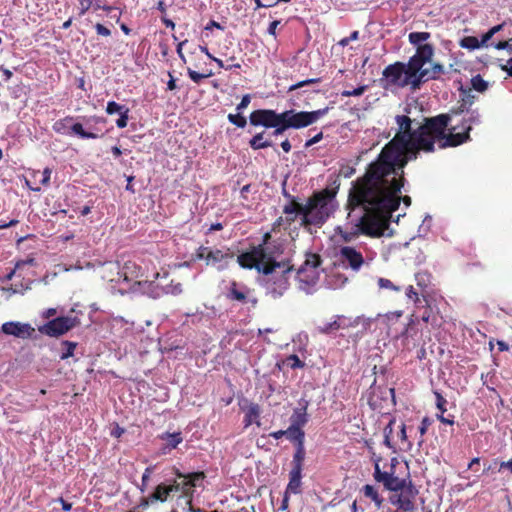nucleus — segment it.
I'll return each mask as SVG.
<instances>
[{"label": "nucleus", "instance_id": "nucleus-1", "mask_svg": "<svg viewBox=\"0 0 512 512\" xmlns=\"http://www.w3.org/2000/svg\"><path fill=\"white\" fill-rule=\"evenodd\" d=\"M408 162H370L362 177L357 178L349 190L347 209L354 211L361 207L363 214L356 221H349L337 227V235L350 243L360 235L371 238L391 236L388 232L392 213L399 208L402 200L411 204V198L398 194L404 186L403 168Z\"/></svg>", "mask_w": 512, "mask_h": 512}, {"label": "nucleus", "instance_id": "nucleus-2", "mask_svg": "<svg viewBox=\"0 0 512 512\" xmlns=\"http://www.w3.org/2000/svg\"><path fill=\"white\" fill-rule=\"evenodd\" d=\"M399 131L382 149L375 160H413L420 151L432 152L433 141L424 128L413 130L411 119L406 115H397Z\"/></svg>", "mask_w": 512, "mask_h": 512}, {"label": "nucleus", "instance_id": "nucleus-3", "mask_svg": "<svg viewBox=\"0 0 512 512\" xmlns=\"http://www.w3.org/2000/svg\"><path fill=\"white\" fill-rule=\"evenodd\" d=\"M338 187H326L320 191L314 192L308 198L305 205L299 203L296 198L284 192V195L290 199V202L283 207L285 216V224L290 226L297 218L302 215L301 224L303 226H321L334 212V199L337 194Z\"/></svg>", "mask_w": 512, "mask_h": 512}, {"label": "nucleus", "instance_id": "nucleus-4", "mask_svg": "<svg viewBox=\"0 0 512 512\" xmlns=\"http://www.w3.org/2000/svg\"><path fill=\"white\" fill-rule=\"evenodd\" d=\"M283 253V246L278 241L262 246H252L248 251L237 256L238 264L244 269H255L265 276L273 274L277 268H284L285 262L277 261Z\"/></svg>", "mask_w": 512, "mask_h": 512}, {"label": "nucleus", "instance_id": "nucleus-5", "mask_svg": "<svg viewBox=\"0 0 512 512\" xmlns=\"http://www.w3.org/2000/svg\"><path fill=\"white\" fill-rule=\"evenodd\" d=\"M451 117L449 114H440L426 120L424 128L429 137L433 141V150L435 145L438 148L443 149L446 147H455L468 140L466 133L458 132V126H454L449 129V133L446 134V130L450 123Z\"/></svg>", "mask_w": 512, "mask_h": 512}, {"label": "nucleus", "instance_id": "nucleus-6", "mask_svg": "<svg viewBox=\"0 0 512 512\" xmlns=\"http://www.w3.org/2000/svg\"><path fill=\"white\" fill-rule=\"evenodd\" d=\"M419 69L416 60H409L408 63L395 62L384 69L382 73L383 80H385L388 85L401 88L410 86L413 90V82Z\"/></svg>", "mask_w": 512, "mask_h": 512}, {"label": "nucleus", "instance_id": "nucleus-7", "mask_svg": "<svg viewBox=\"0 0 512 512\" xmlns=\"http://www.w3.org/2000/svg\"><path fill=\"white\" fill-rule=\"evenodd\" d=\"M364 254L353 246H342L339 249L338 257L345 268L358 272L364 264L369 265L375 258L376 252L364 248Z\"/></svg>", "mask_w": 512, "mask_h": 512}, {"label": "nucleus", "instance_id": "nucleus-8", "mask_svg": "<svg viewBox=\"0 0 512 512\" xmlns=\"http://www.w3.org/2000/svg\"><path fill=\"white\" fill-rule=\"evenodd\" d=\"M329 108L318 109L315 111H295L293 109L282 112V121L290 129H301L315 123L318 119L327 114Z\"/></svg>", "mask_w": 512, "mask_h": 512}, {"label": "nucleus", "instance_id": "nucleus-9", "mask_svg": "<svg viewBox=\"0 0 512 512\" xmlns=\"http://www.w3.org/2000/svg\"><path fill=\"white\" fill-rule=\"evenodd\" d=\"M430 37L431 34L429 32H411L408 35L409 42L416 47V54L409 60H416L419 68L430 62L434 55L433 45L427 43Z\"/></svg>", "mask_w": 512, "mask_h": 512}, {"label": "nucleus", "instance_id": "nucleus-10", "mask_svg": "<svg viewBox=\"0 0 512 512\" xmlns=\"http://www.w3.org/2000/svg\"><path fill=\"white\" fill-rule=\"evenodd\" d=\"M176 478L170 483L172 494L179 493L180 496H192L194 488L200 481L205 479V473L202 471L192 472L188 474L181 473L178 469L173 468Z\"/></svg>", "mask_w": 512, "mask_h": 512}, {"label": "nucleus", "instance_id": "nucleus-11", "mask_svg": "<svg viewBox=\"0 0 512 512\" xmlns=\"http://www.w3.org/2000/svg\"><path fill=\"white\" fill-rule=\"evenodd\" d=\"M418 493V489L409 480L406 488L389 496L390 504L396 507V510L392 512H414Z\"/></svg>", "mask_w": 512, "mask_h": 512}, {"label": "nucleus", "instance_id": "nucleus-12", "mask_svg": "<svg viewBox=\"0 0 512 512\" xmlns=\"http://www.w3.org/2000/svg\"><path fill=\"white\" fill-rule=\"evenodd\" d=\"M368 404L372 410L386 413L385 410L395 405V389L387 386H371Z\"/></svg>", "mask_w": 512, "mask_h": 512}, {"label": "nucleus", "instance_id": "nucleus-13", "mask_svg": "<svg viewBox=\"0 0 512 512\" xmlns=\"http://www.w3.org/2000/svg\"><path fill=\"white\" fill-rule=\"evenodd\" d=\"M280 269L279 274L275 271L273 274L266 276L267 278L265 279V288L273 298L281 297L290 285L289 274L293 267L287 263L284 268Z\"/></svg>", "mask_w": 512, "mask_h": 512}, {"label": "nucleus", "instance_id": "nucleus-14", "mask_svg": "<svg viewBox=\"0 0 512 512\" xmlns=\"http://www.w3.org/2000/svg\"><path fill=\"white\" fill-rule=\"evenodd\" d=\"M380 460H381V458L376 459L375 464H374L373 477H374L375 481L378 483H382L386 490H389L393 493H397V492L401 491L402 489L406 488L408 486L407 480L400 479V478L394 476L393 462H396V459L395 458L392 459L390 472L381 470Z\"/></svg>", "mask_w": 512, "mask_h": 512}, {"label": "nucleus", "instance_id": "nucleus-15", "mask_svg": "<svg viewBox=\"0 0 512 512\" xmlns=\"http://www.w3.org/2000/svg\"><path fill=\"white\" fill-rule=\"evenodd\" d=\"M78 324L79 320L77 317L61 316L39 327V331L50 337H59L76 327Z\"/></svg>", "mask_w": 512, "mask_h": 512}, {"label": "nucleus", "instance_id": "nucleus-16", "mask_svg": "<svg viewBox=\"0 0 512 512\" xmlns=\"http://www.w3.org/2000/svg\"><path fill=\"white\" fill-rule=\"evenodd\" d=\"M233 257V252L228 248L226 250H221L201 246L197 251L198 259L205 260L207 265L217 266L218 269L226 267L228 260Z\"/></svg>", "mask_w": 512, "mask_h": 512}, {"label": "nucleus", "instance_id": "nucleus-17", "mask_svg": "<svg viewBox=\"0 0 512 512\" xmlns=\"http://www.w3.org/2000/svg\"><path fill=\"white\" fill-rule=\"evenodd\" d=\"M282 119V113H277L271 109H258L253 111L249 116L250 124L253 126H263L271 128L278 124V120Z\"/></svg>", "mask_w": 512, "mask_h": 512}, {"label": "nucleus", "instance_id": "nucleus-18", "mask_svg": "<svg viewBox=\"0 0 512 512\" xmlns=\"http://www.w3.org/2000/svg\"><path fill=\"white\" fill-rule=\"evenodd\" d=\"M1 330L6 335H12L17 338H30L35 329L28 323L9 321L1 326Z\"/></svg>", "mask_w": 512, "mask_h": 512}, {"label": "nucleus", "instance_id": "nucleus-19", "mask_svg": "<svg viewBox=\"0 0 512 512\" xmlns=\"http://www.w3.org/2000/svg\"><path fill=\"white\" fill-rule=\"evenodd\" d=\"M442 73H444V66L439 63L433 64L431 69L420 67L413 82V91L420 89L421 85L428 80L438 79Z\"/></svg>", "mask_w": 512, "mask_h": 512}, {"label": "nucleus", "instance_id": "nucleus-20", "mask_svg": "<svg viewBox=\"0 0 512 512\" xmlns=\"http://www.w3.org/2000/svg\"><path fill=\"white\" fill-rule=\"evenodd\" d=\"M250 292L251 290L246 286L239 287L237 282L233 281L229 287L227 298L232 301H238L242 304L250 301L253 306H255L258 301L256 298H249Z\"/></svg>", "mask_w": 512, "mask_h": 512}, {"label": "nucleus", "instance_id": "nucleus-21", "mask_svg": "<svg viewBox=\"0 0 512 512\" xmlns=\"http://www.w3.org/2000/svg\"><path fill=\"white\" fill-rule=\"evenodd\" d=\"M172 489L173 488H171L170 484L161 483L157 485L150 496L142 498L140 506L146 508L150 504L157 501L165 502L168 499V497L172 494Z\"/></svg>", "mask_w": 512, "mask_h": 512}, {"label": "nucleus", "instance_id": "nucleus-22", "mask_svg": "<svg viewBox=\"0 0 512 512\" xmlns=\"http://www.w3.org/2000/svg\"><path fill=\"white\" fill-rule=\"evenodd\" d=\"M242 410L244 411L243 423L245 428L251 426L252 424L260 426L261 408L259 404L250 402L244 408H242Z\"/></svg>", "mask_w": 512, "mask_h": 512}, {"label": "nucleus", "instance_id": "nucleus-23", "mask_svg": "<svg viewBox=\"0 0 512 512\" xmlns=\"http://www.w3.org/2000/svg\"><path fill=\"white\" fill-rule=\"evenodd\" d=\"M300 407L295 408L293 414L291 415L290 421L293 426L303 427L308 422L307 408L309 402L307 400H301L299 402Z\"/></svg>", "mask_w": 512, "mask_h": 512}, {"label": "nucleus", "instance_id": "nucleus-24", "mask_svg": "<svg viewBox=\"0 0 512 512\" xmlns=\"http://www.w3.org/2000/svg\"><path fill=\"white\" fill-rule=\"evenodd\" d=\"M302 471L290 470L289 482L286 487V492L289 494H300L302 492Z\"/></svg>", "mask_w": 512, "mask_h": 512}, {"label": "nucleus", "instance_id": "nucleus-25", "mask_svg": "<svg viewBox=\"0 0 512 512\" xmlns=\"http://www.w3.org/2000/svg\"><path fill=\"white\" fill-rule=\"evenodd\" d=\"M104 122L105 121L101 118L92 117V118L85 119L83 124L85 126L86 132L93 133L92 139H97L104 135L103 129L99 128L97 126V124H99V123L103 124Z\"/></svg>", "mask_w": 512, "mask_h": 512}, {"label": "nucleus", "instance_id": "nucleus-26", "mask_svg": "<svg viewBox=\"0 0 512 512\" xmlns=\"http://www.w3.org/2000/svg\"><path fill=\"white\" fill-rule=\"evenodd\" d=\"M305 456L306 451L304 444L295 445V452L293 454V459L291 462V470L303 471Z\"/></svg>", "mask_w": 512, "mask_h": 512}, {"label": "nucleus", "instance_id": "nucleus-27", "mask_svg": "<svg viewBox=\"0 0 512 512\" xmlns=\"http://www.w3.org/2000/svg\"><path fill=\"white\" fill-rule=\"evenodd\" d=\"M467 113L469 114V117L463 120L461 127H458V132L466 133V135L469 137V131L471 130L472 125H477L480 123V114L477 110L470 109Z\"/></svg>", "mask_w": 512, "mask_h": 512}, {"label": "nucleus", "instance_id": "nucleus-28", "mask_svg": "<svg viewBox=\"0 0 512 512\" xmlns=\"http://www.w3.org/2000/svg\"><path fill=\"white\" fill-rule=\"evenodd\" d=\"M463 98L461 104L456 109H452L451 112L454 114H461L463 112H469L470 107L475 101V95L471 94V90H462Z\"/></svg>", "mask_w": 512, "mask_h": 512}, {"label": "nucleus", "instance_id": "nucleus-29", "mask_svg": "<svg viewBox=\"0 0 512 512\" xmlns=\"http://www.w3.org/2000/svg\"><path fill=\"white\" fill-rule=\"evenodd\" d=\"M286 437L295 443V445L304 444L305 433L302 427L290 425L287 429Z\"/></svg>", "mask_w": 512, "mask_h": 512}, {"label": "nucleus", "instance_id": "nucleus-30", "mask_svg": "<svg viewBox=\"0 0 512 512\" xmlns=\"http://www.w3.org/2000/svg\"><path fill=\"white\" fill-rule=\"evenodd\" d=\"M67 135H70V136L74 135L81 139L93 138V133L86 132L84 124L79 123V122H75V123L73 122L70 125V131H67Z\"/></svg>", "mask_w": 512, "mask_h": 512}, {"label": "nucleus", "instance_id": "nucleus-31", "mask_svg": "<svg viewBox=\"0 0 512 512\" xmlns=\"http://www.w3.org/2000/svg\"><path fill=\"white\" fill-rule=\"evenodd\" d=\"M161 439L166 441L164 450L168 449V451L175 449L183 440L180 432L165 433L161 435Z\"/></svg>", "mask_w": 512, "mask_h": 512}, {"label": "nucleus", "instance_id": "nucleus-32", "mask_svg": "<svg viewBox=\"0 0 512 512\" xmlns=\"http://www.w3.org/2000/svg\"><path fill=\"white\" fill-rule=\"evenodd\" d=\"M342 320V316H336L332 322H327L323 326H319L318 330L322 334H330L333 331H337L345 327V325L342 323Z\"/></svg>", "mask_w": 512, "mask_h": 512}, {"label": "nucleus", "instance_id": "nucleus-33", "mask_svg": "<svg viewBox=\"0 0 512 512\" xmlns=\"http://www.w3.org/2000/svg\"><path fill=\"white\" fill-rule=\"evenodd\" d=\"M321 263H322V259H321L320 255L315 254V253H308L306 255L304 264L299 268L298 273L303 272L307 268L316 269L321 265Z\"/></svg>", "mask_w": 512, "mask_h": 512}, {"label": "nucleus", "instance_id": "nucleus-34", "mask_svg": "<svg viewBox=\"0 0 512 512\" xmlns=\"http://www.w3.org/2000/svg\"><path fill=\"white\" fill-rule=\"evenodd\" d=\"M363 493L367 498H370L374 503L375 506L379 509L381 508L383 504V498L380 496L378 491L374 488V486L366 484L363 486Z\"/></svg>", "mask_w": 512, "mask_h": 512}, {"label": "nucleus", "instance_id": "nucleus-35", "mask_svg": "<svg viewBox=\"0 0 512 512\" xmlns=\"http://www.w3.org/2000/svg\"><path fill=\"white\" fill-rule=\"evenodd\" d=\"M265 132L256 134L250 141L249 144L254 150L266 148L272 146V141L264 138Z\"/></svg>", "mask_w": 512, "mask_h": 512}, {"label": "nucleus", "instance_id": "nucleus-36", "mask_svg": "<svg viewBox=\"0 0 512 512\" xmlns=\"http://www.w3.org/2000/svg\"><path fill=\"white\" fill-rule=\"evenodd\" d=\"M106 112L109 115L129 113V108L125 105H120L115 101H109L106 106Z\"/></svg>", "mask_w": 512, "mask_h": 512}, {"label": "nucleus", "instance_id": "nucleus-37", "mask_svg": "<svg viewBox=\"0 0 512 512\" xmlns=\"http://www.w3.org/2000/svg\"><path fill=\"white\" fill-rule=\"evenodd\" d=\"M283 364L291 369L303 368L305 366V363L296 354L287 356Z\"/></svg>", "mask_w": 512, "mask_h": 512}, {"label": "nucleus", "instance_id": "nucleus-38", "mask_svg": "<svg viewBox=\"0 0 512 512\" xmlns=\"http://www.w3.org/2000/svg\"><path fill=\"white\" fill-rule=\"evenodd\" d=\"M461 47L469 49V50H475L481 47V43L478 40L477 37L474 36H468L461 40L460 42Z\"/></svg>", "mask_w": 512, "mask_h": 512}, {"label": "nucleus", "instance_id": "nucleus-39", "mask_svg": "<svg viewBox=\"0 0 512 512\" xmlns=\"http://www.w3.org/2000/svg\"><path fill=\"white\" fill-rule=\"evenodd\" d=\"M471 85L477 92H484L488 88V83L479 74L471 79Z\"/></svg>", "mask_w": 512, "mask_h": 512}, {"label": "nucleus", "instance_id": "nucleus-40", "mask_svg": "<svg viewBox=\"0 0 512 512\" xmlns=\"http://www.w3.org/2000/svg\"><path fill=\"white\" fill-rule=\"evenodd\" d=\"M73 123V118L66 117L60 121H57L54 124V128L56 131L61 132L67 135V131H70V125Z\"/></svg>", "mask_w": 512, "mask_h": 512}, {"label": "nucleus", "instance_id": "nucleus-41", "mask_svg": "<svg viewBox=\"0 0 512 512\" xmlns=\"http://www.w3.org/2000/svg\"><path fill=\"white\" fill-rule=\"evenodd\" d=\"M228 120L230 123L236 125L239 128H244L247 124V120L242 115V112H237V114H229Z\"/></svg>", "mask_w": 512, "mask_h": 512}, {"label": "nucleus", "instance_id": "nucleus-42", "mask_svg": "<svg viewBox=\"0 0 512 512\" xmlns=\"http://www.w3.org/2000/svg\"><path fill=\"white\" fill-rule=\"evenodd\" d=\"M433 420L429 417H424L420 423V426L418 427L419 433H420V440L419 444H422L424 439L423 436L427 433L429 427L432 425Z\"/></svg>", "mask_w": 512, "mask_h": 512}, {"label": "nucleus", "instance_id": "nucleus-43", "mask_svg": "<svg viewBox=\"0 0 512 512\" xmlns=\"http://www.w3.org/2000/svg\"><path fill=\"white\" fill-rule=\"evenodd\" d=\"M35 262V259L34 258H29V259H26V260H20L16 263L15 265V268L6 275V280H11L13 278V276L15 275L16 273V270H19L21 269L24 265H33Z\"/></svg>", "mask_w": 512, "mask_h": 512}, {"label": "nucleus", "instance_id": "nucleus-44", "mask_svg": "<svg viewBox=\"0 0 512 512\" xmlns=\"http://www.w3.org/2000/svg\"><path fill=\"white\" fill-rule=\"evenodd\" d=\"M434 395H435V399H436V407L440 411L439 414H444L447 411V408H446L447 400L438 391H434Z\"/></svg>", "mask_w": 512, "mask_h": 512}, {"label": "nucleus", "instance_id": "nucleus-45", "mask_svg": "<svg viewBox=\"0 0 512 512\" xmlns=\"http://www.w3.org/2000/svg\"><path fill=\"white\" fill-rule=\"evenodd\" d=\"M62 345L66 347V350L62 353L61 355V359L64 360V359H67L69 357H72L73 354H74V350L77 346V344L75 342H71V341H63L62 342Z\"/></svg>", "mask_w": 512, "mask_h": 512}, {"label": "nucleus", "instance_id": "nucleus-46", "mask_svg": "<svg viewBox=\"0 0 512 512\" xmlns=\"http://www.w3.org/2000/svg\"><path fill=\"white\" fill-rule=\"evenodd\" d=\"M32 281L28 280L25 284L24 283H15L11 285L9 290H11L13 293H20L24 294L27 290L31 289Z\"/></svg>", "mask_w": 512, "mask_h": 512}, {"label": "nucleus", "instance_id": "nucleus-47", "mask_svg": "<svg viewBox=\"0 0 512 512\" xmlns=\"http://www.w3.org/2000/svg\"><path fill=\"white\" fill-rule=\"evenodd\" d=\"M187 73H188V76L190 77V79L196 83V84H199L203 79L211 76L212 73H209V74H201V73H198L194 70H192L191 68H188L187 69Z\"/></svg>", "mask_w": 512, "mask_h": 512}, {"label": "nucleus", "instance_id": "nucleus-48", "mask_svg": "<svg viewBox=\"0 0 512 512\" xmlns=\"http://www.w3.org/2000/svg\"><path fill=\"white\" fill-rule=\"evenodd\" d=\"M406 295L408 298L412 299L414 303L416 304L417 308L421 307L422 300L419 298L418 293L415 291L413 286H409L406 291Z\"/></svg>", "mask_w": 512, "mask_h": 512}, {"label": "nucleus", "instance_id": "nucleus-49", "mask_svg": "<svg viewBox=\"0 0 512 512\" xmlns=\"http://www.w3.org/2000/svg\"><path fill=\"white\" fill-rule=\"evenodd\" d=\"M154 470V467L153 466H149L145 469L143 475H142V484H141V487H140V490L142 492L145 491V489L147 488V485H148V481L150 479V476L152 474Z\"/></svg>", "mask_w": 512, "mask_h": 512}, {"label": "nucleus", "instance_id": "nucleus-50", "mask_svg": "<svg viewBox=\"0 0 512 512\" xmlns=\"http://www.w3.org/2000/svg\"><path fill=\"white\" fill-rule=\"evenodd\" d=\"M37 174L40 175V179H38V182L41 185H47L49 183L51 170L45 168L43 171H38Z\"/></svg>", "mask_w": 512, "mask_h": 512}, {"label": "nucleus", "instance_id": "nucleus-51", "mask_svg": "<svg viewBox=\"0 0 512 512\" xmlns=\"http://www.w3.org/2000/svg\"><path fill=\"white\" fill-rule=\"evenodd\" d=\"M425 302V306H422L424 308L423 312L420 314V318L423 322L428 323L431 316V307L428 304V301L426 299L423 300Z\"/></svg>", "mask_w": 512, "mask_h": 512}, {"label": "nucleus", "instance_id": "nucleus-52", "mask_svg": "<svg viewBox=\"0 0 512 512\" xmlns=\"http://www.w3.org/2000/svg\"><path fill=\"white\" fill-rule=\"evenodd\" d=\"M366 86H360L353 90H345L342 92V96L350 97V96H360L364 93Z\"/></svg>", "mask_w": 512, "mask_h": 512}, {"label": "nucleus", "instance_id": "nucleus-53", "mask_svg": "<svg viewBox=\"0 0 512 512\" xmlns=\"http://www.w3.org/2000/svg\"><path fill=\"white\" fill-rule=\"evenodd\" d=\"M251 184H245L240 189V197L243 200L242 204L245 205V202H248V194L251 192Z\"/></svg>", "mask_w": 512, "mask_h": 512}, {"label": "nucleus", "instance_id": "nucleus-54", "mask_svg": "<svg viewBox=\"0 0 512 512\" xmlns=\"http://www.w3.org/2000/svg\"><path fill=\"white\" fill-rule=\"evenodd\" d=\"M398 436L402 443L407 444V448H411L412 443L410 441H408V439H407L406 425L404 423H402V425L400 426V431L398 433Z\"/></svg>", "mask_w": 512, "mask_h": 512}, {"label": "nucleus", "instance_id": "nucleus-55", "mask_svg": "<svg viewBox=\"0 0 512 512\" xmlns=\"http://www.w3.org/2000/svg\"><path fill=\"white\" fill-rule=\"evenodd\" d=\"M273 128H275V130L272 132L273 136L281 135V134H283L284 131H286L287 129H290L288 126H286V123L280 119L278 120V124L276 126H274Z\"/></svg>", "mask_w": 512, "mask_h": 512}, {"label": "nucleus", "instance_id": "nucleus-56", "mask_svg": "<svg viewBox=\"0 0 512 512\" xmlns=\"http://www.w3.org/2000/svg\"><path fill=\"white\" fill-rule=\"evenodd\" d=\"M250 102L251 96L249 94L244 95L241 99V102L236 107L237 112H242L244 109H246Z\"/></svg>", "mask_w": 512, "mask_h": 512}, {"label": "nucleus", "instance_id": "nucleus-57", "mask_svg": "<svg viewBox=\"0 0 512 512\" xmlns=\"http://www.w3.org/2000/svg\"><path fill=\"white\" fill-rule=\"evenodd\" d=\"M378 285L381 288L394 289V290L398 289L389 279H385V278H379Z\"/></svg>", "mask_w": 512, "mask_h": 512}, {"label": "nucleus", "instance_id": "nucleus-58", "mask_svg": "<svg viewBox=\"0 0 512 512\" xmlns=\"http://www.w3.org/2000/svg\"><path fill=\"white\" fill-rule=\"evenodd\" d=\"M128 113L119 114V118L116 120V125L118 128H125L128 122Z\"/></svg>", "mask_w": 512, "mask_h": 512}, {"label": "nucleus", "instance_id": "nucleus-59", "mask_svg": "<svg viewBox=\"0 0 512 512\" xmlns=\"http://www.w3.org/2000/svg\"><path fill=\"white\" fill-rule=\"evenodd\" d=\"M95 29H96V32L98 35H101V36H110L111 35L110 29H108L107 27H105L104 25H102L100 23H97L95 25Z\"/></svg>", "mask_w": 512, "mask_h": 512}, {"label": "nucleus", "instance_id": "nucleus-60", "mask_svg": "<svg viewBox=\"0 0 512 512\" xmlns=\"http://www.w3.org/2000/svg\"><path fill=\"white\" fill-rule=\"evenodd\" d=\"M495 48L497 50H507L512 53V45L509 43V41H500L495 44Z\"/></svg>", "mask_w": 512, "mask_h": 512}, {"label": "nucleus", "instance_id": "nucleus-61", "mask_svg": "<svg viewBox=\"0 0 512 512\" xmlns=\"http://www.w3.org/2000/svg\"><path fill=\"white\" fill-rule=\"evenodd\" d=\"M274 242H276V240H272V236H271L270 232H266L263 235L262 242L260 244H258L257 246H262V248H265L266 245L272 244Z\"/></svg>", "mask_w": 512, "mask_h": 512}, {"label": "nucleus", "instance_id": "nucleus-62", "mask_svg": "<svg viewBox=\"0 0 512 512\" xmlns=\"http://www.w3.org/2000/svg\"><path fill=\"white\" fill-rule=\"evenodd\" d=\"M436 417L443 424H447V425L454 424V416L445 417L444 414H437Z\"/></svg>", "mask_w": 512, "mask_h": 512}, {"label": "nucleus", "instance_id": "nucleus-63", "mask_svg": "<svg viewBox=\"0 0 512 512\" xmlns=\"http://www.w3.org/2000/svg\"><path fill=\"white\" fill-rule=\"evenodd\" d=\"M358 35H359L358 31H354V32H352V33L350 34V36H349V37H346V38H343L342 40H340L339 44H340L341 46H346V45H348V43H349L351 40H356V39H358Z\"/></svg>", "mask_w": 512, "mask_h": 512}, {"label": "nucleus", "instance_id": "nucleus-64", "mask_svg": "<svg viewBox=\"0 0 512 512\" xmlns=\"http://www.w3.org/2000/svg\"><path fill=\"white\" fill-rule=\"evenodd\" d=\"M323 138V133L322 132H319L317 133L315 136H313L311 139H309L306 143H305V146L306 147H310L314 144H316L317 142H319L321 139Z\"/></svg>", "mask_w": 512, "mask_h": 512}]
</instances>
